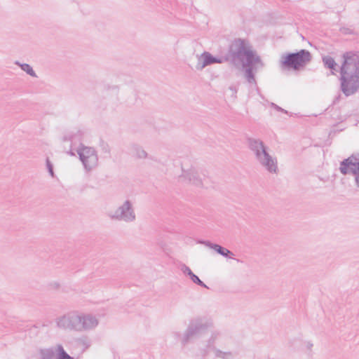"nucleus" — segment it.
<instances>
[{
	"instance_id": "1a4fd4ad",
	"label": "nucleus",
	"mask_w": 359,
	"mask_h": 359,
	"mask_svg": "<svg viewBox=\"0 0 359 359\" xmlns=\"http://www.w3.org/2000/svg\"><path fill=\"white\" fill-rule=\"evenodd\" d=\"M213 248L218 253H219V254H221L222 255H224V256H227L228 255L231 254V252L229 250H228L227 249L224 248H222V247H221L219 245H215L213 247Z\"/></svg>"
},
{
	"instance_id": "6e6552de",
	"label": "nucleus",
	"mask_w": 359,
	"mask_h": 359,
	"mask_svg": "<svg viewBox=\"0 0 359 359\" xmlns=\"http://www.w3.org/2000/svg\"><path fill=\"white\" fill-rule=\"evenodd\" d=\"M323 61H324L325 65L328 68H330V69H333V70L336 69L337 65L333 58H332L331 57H329V56L325 57L323 58Z\"/></svg>"
},
{
	"instance_id": "f257e3e1",
	"label": "nucleus",
	"mask_w": 359,
	"mask_h": 359,
	"mask_svg": "<svg viewBox=\"0 0 359 359\" xmlns=\"http://www.w3.org/2000/svg\"><path fill=\"white\" fill-rule=\"evenodd\" d=\"M344 61L341 68L342 86L346 83H359V55L347 53L344 55Z\"/></svg>"
},
{
	"instance_id": "423d86ee",
	"label": "nucleus",
	"mask_w": 359,
	"mask_h": 359,
	"mask_svg": "<svg viewBox=\"0 0 359 359\" xmlns=\"http://www.w3.org/2000/svg\"><path fill=\"white\" fill-rule=\"evenodd\" d=\"M46 359H72L68 355L61 346H58L54 351L46 355Z\"/></svg>"
},
{
	"instance_id": "9b49d317",
	"label": "nucleus",
	"mask_w": 359,
	"mask_h": 359,
	"mask_svg": "<svg viewBox=\"0 0 359 359\" xmlns=\"http://www.w3.org/2000/svg\"><path fill=\"white\" fill-rule=\"evenodd\" d=\"M22 69L27 72L29 74L32 75V76H34V71L32 70V67L29 65H22Z\"/></svg>"
},
{
	"instance_id": "ddd939ff",
	"label": "nucleus",
	"mask_w": 359,
	"mask_h": 359,
	"mask_svg": "<svg viewBox=\"0 0 359 359\" xmlns=\"http://www.w3.org/2000/svg\"><path fill=\"white\" fill-rule=\"evenodd\" d=\"M50 172L51 173H52V172H53V171H52V168H50Z\"/></svg>"
},
{
	"instance_id": "39448f33",
	"label": "nucleus",
	"mask_w": 359,
	"mask_h": 359,
	"mask_svg": "<svg viewBox=\"0 0 359 359\" xmlns=\"http://www.w3.org/2000/svg\"><path fill=\"white\" fill-rule=\"evenodd\" d=\"M79 155L86 167H91L97 162V156L94 150L89 147H83L80 149Z\"/></svg>"
},
{
	"instance_id": "f03ea898",
	"label": "nucleus",
	"mask_w": 359,
	"mask_h": 359,
	"mask_svg": "<svg viewBox=\"0 0 359 359\" xmlns=\"http://www.w3.org/2000/svg\"><path fill=\"white\" fill-rule=\"evenodd\" d=\"M311 59L309 52L301 50L297 53L289 54L283 57V65L285 67L297 69L304 66Z\"/></svg>"
},
{
	"instance_id": "0eeeda50",
	"label": "nucleus",
	"mask_w": 359,
	"mask_h": 359,
	"mask_svg": "<svg viewBox=\"0 0 359 359\" xmlns=\"http://www.w3.org/2000/svg\"><path fill=\"white\" fill-rule=\"evenodd\" d=\"M202 58L203 60V67L210 65V64L215 63V62L221 63L222 62V60H217V59L213 57L209 53H204L202 55Z\"/></svg>"
},
{
	"instance_id": "7ed1b4c3",
	"label": "nucleus",
	"mask_w": 359,
	"mask_h": 359,
	"mask_svg": "<svg viewBox=\"0 0 359 359\" xmlns=\"http://www.w3.org/2000/svg\"><path fill=\"white\" fill-rule=\"evenodd\" d=\"M234 46L236 47L235 49L238 51L239 57L242 58L244 65H250L254 61L259 60L244 41H237Z\"/></svg>"
},
{
	"instance_id": "f8f14e48",
	"label": "nucleus",
	"mask_w": 359,
	"mask_h": 359,
	"mask_svg": "<svg viewBox=\"0 0 359 359\" xmlns=\"http://www.w3.org/2000/svg\"><path fill=\"white\" fill-rule=\"evenodd\" d=\"M190 274L191 276V279L194 282L197 283L198 284H202L201 280L196 275L193 274L192 273H190Z\"/></svg>"
},
{
	"instance_id": "9d476101",
	"label": "nucleus",
	"mask_w": 359,
	"mask_h": 359,
	"mask_svg": "<svg viewBox=\"0 0 359 359\" xmlns=\"http://www.w3.org/2000/svg\"><path fill=\"white\" fill-rule=\"evenodd\" d=\"M264 156L266 157V165L268 166L269 170H274L275 171V164L273 161L268 158L267 154L264 151Z\"/></svg>"
},
{
	"instance_id": "20e7f679",
	"label": "nucleus",
	"mask_w": 359,
	"mask_h": 359,
	"mask_svg": "<svg viewBox=\"0 0 359 359\" xmlns=\"http://www.w3.org/2000/svg\"><path fill=\"white\" fill-rule=\"evenodd\" d=\"M340 170L344 174L352 172L359 175V158L353 156L349 157L342 162ZM356 181L359 185V175L356 177Z\"/></svg>"
}]
</instances>
